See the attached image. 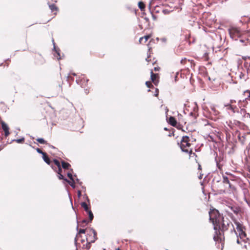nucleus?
<instances>
[{
    "label": "nucleus",
    "instance_id": "obj_37",
    "mask_svg": "<svg viewBox=\"0 0 250 250\" xmlns=\"http://www.w3.org/2000/svg\"><path fill=\"white\" fill-rule=\"evenodd\" d=\"M78 195L79 197L81 196V191L79 190L78 191Z\"/></svg>",
    "mask_w": 250,
    "mask_h": 250
},
{
    "label": "nucleus",
    "instance_id": "obj_32",
    "mask_svg": "<svg viewBox=\"0 0 250 250\" xmlns=\"http://www.w3.org/2000/svg\"><path fill=\"white\" fill-rule=\"evenodd\" d=\"M36 150L39 153H40V154H42V155H43V153H45V152H43L40 148H36Z\"/></svg>",
    "mask_w": 250,
    "mask_h": 250
},
{
    "label": "nucleus",
    "instance_id": "obj_29",
    "mask_svg": "<svg viewBox=\"0 0 250 250\" xmlns=\"http://www.w3.org/2000/svg\"><path fill=\"white\" fill-rule=\"evenodd\" d=\"M231 209L235 214H237L240 211V209L237 208H233L232 207Z\"/></svg>",
    "mask_w": 250,
    "mask_h": 250
},
{
    "label": "nucleus",
    "instance_id": "obj_12",
    "mask_svg": "<svg viewBox=\"0 0 250 250\" xmlns=\"http://www.w3.org/2000/svg\"><path fill=\"white\" fill-rule=\"evenodd\" d=\"M237 242L238 244L241 245L242 249H247L248 246H250V244L245 241V239L240 240L239 239H237Z\"/></svg>",
    "mask_w": 250,
    "mask_h": 250
},
{
    "label": "nucleus",
    "instance_id": "obj_11",
    "mask_svg": "<svg viewBox=\"0 0 250 250\" xmlns=\"http://www.w3.org/2000/svg\"><path fill=\"white\" fill-rule=\"evenodd\" d=\"M178 124L180 125V129L184 125L186 124L185 119L181 114H178L177 116Z\"/></svg>",
    "mask_w": 250,
    "mask_h": 250
},
{
    "label": "nucleus",
    "instance_id": "obj_9",
    "mask_svg": "<svg viewBox=\"0 0 250 250\" xmlns=\"http://www.w3.org/2000/svg\"><path fill=\"white\" fill-rule=\"evenodd\" d=\"M150 77L152 82L155 85H157L159 82V75L158 73H154L153 70L150 71Z\"/></svg>",
    "mask_w": 250,
    "mask_h": 250
},
{
    "label": "nucleus",
    "instance_id": "obj_28",
    "mask_svg": "<svg viewBox=\"0 0 250 250\" xmlns=\"http://www.w3.org/2000/svg\"><path fill=\"white\" fill-rule=\"evenodd\" d=\"M146 86L148 88H152L153 87V85L151 83V82L147 81L146 82Z\"/></svg>",
    "mask_w": 250,
    "mask_h": 250
},
{
    "label": "nucleus",
    "instance_id": "obj_7",
    "mask_svg": "<svg viewBox=\"0 0 250 250\" xmlns=\"http://www.w3.org/2000/svg\"><path fill=\"white\" fill-rule=\"evenodd\" d=\"M180 63L185 66V69H189V67L192 68L195 65L193 60L187 59L186 58H183L180 61Z\"/></svg>",
    "mask_w": 250,
    "mask_h": 250
},
{
    "label": "nucleus",
    "instance_id": "obj_34",
    "mask_svg": "<svg viewBox=\"0 0 250 250\" xmlns=\"http://www.w3.org/2000/svg\"><path fill=\"white\" fill-rule=\"evenodd\" d=\"M159 94V89L158 88H155V93L154 94V96L155 97H158Z\"/></svg>",
    "mask_w": 250,
    "mask_h": 250
},
{
    "label": "nucleus",
    "instance_id": "obj_42",
    "mask_svg": "<svg viewBox=\"0 0 250 250\" xmlns=\"http://www.w3.org/2000/svg\"><path fill=\"white\" fill-rule=\"evenodd\" d=\"M148 59H149V57H148L147 58H146V61H147V62H149Z\"/></svg>",
    "mask_w": 250,
    "mask_h": 250
},
{
    "label": "nucleus",
    "instance_id": "obj_20",
    "mask_svg": "<svg viewBox=\"0 0 250 250\" xmlns=\"http://www.w3.org/2000/svg\"><path fill=\"white\" fill-rule=\"evenodd\" d=\"M138 7L141 11H144L145 10L146 5L143 1H139L138 2Z\"/></svg>",
    "mask_w": 250,
    "mask_h": 250
},
{
    "label": "nucleus",
    "instance_id": "obj_24",
    "mask_svg": "<svg viewBox=\"0 0 250 250\" xmlns=\"http://www.w3.org/2000/svg\"><path fill=\"white\" fill-rule=\"evenodd\" d=\"M35 58L36 60H40L41 63H42L43 62L44 60L41 55L38 54V55L35 56Z\"/></svg>",
    "mask_w": 250,
    "mask_h": 250
},
{
    "label": "nucleus",
    "instance_id": "obj_2",
    "mask_svg": "<svg viewBox=\"0 0 250 250\" xmlns=\"http://www.w3.org/2000/svg\"><path fill=\"white\" fill-rule=\"evenodd\" d=\"M192 144L190 143V140L189 137L187 136H183L180 144V147L182 151L188 153L189 157L192 154L197 156L195 153L193 152L192 148L191 147Z\"/></svg>",
    "mask_w": 250,
    "mask_h": 250
},
{
    "label": "nucleus",
    "instance_id": "obj_13",
    "mask_svg": "<svg viewBox=\"0 0 250 250\" xmlns=\"http://www.w3.org/2000/svg\"><path fill=\"white\" fill-rule=\"evenodd\" d=\"M1 127L4 131L5 136H8L9 134V127L8 125L3 122H1Z\"/></svg>",
    "mask_w": 250,
    "mask_h": 250
},
{
    "label": "nucleus",
    "instance_id": "obj_23",
    "mask_svg": "<svg viewBox=\"0 0 250 250\" xmlns=\"http://www.w3.org/2000/svg\"><path fill=\"white\" fill-rule=\"evenodd\" d=\"M36 141L38 143H39L41 144H47V141L44 140L43 138H38L36 139Z\"/></svg>",
    "mask_w": 250,
    "mask_h": 250
},
{
    "label": "nucleus",
    "instance_id": "obj_30",
    "mask_svg": "<svg viewBox=\"0 0 250 250\" xmlns=\"http://www.w3.org/2000/svg\"><path fill=\"white\" fill-rule=\"evenodd\" d=\"M67 176L69 177V178L71 180V181H73V176H72V174L71 172H68L67 173Z\"/></svg>",
    "mask_w": 250,
    "mask_h": 250
},
{
    "label": "nucleus",
    "instance_id": "obj_40",
    "mask_svg": "<svg viewBox=\"0 0 250 250\" xmlns=\"http://www.w3.org/2000/svg\"><path fill=\"white\" fill-rule=\"evenodd\" d=\"M152 16L154 20H155L156 19V17L155 15H154L153 14H152Z\"/></svg>",
    "mask_w": 250,
    "mask_h": 250
},
{
    "label": "nucleus",
    "instance_id": "obj_38",
    "mask_svg": "<svg viewBox=\"0 0 250 250\" xmlns=\"http://www.w3.org/2000/svg\"><path fill=\"white\" fill-rule=\"evenodd\" d=\"M229 106V109H233V106L231 105L230 104L228 105Z\"/></svg>",
    "mask_w": 250,
    "mask_h": 250
},
{
    "label": "nucleus",
    "instance_id": "obj_5",
    "mask_svg": "<svg viewBox=\"0 0 250 250\" xmlns=\"http://www.w3.org/2000/svg\"><path fill=\"white\" fill-rule=\"evenodd\" d=\"M228 31L230 38L235 40H237L242 34L240 29L236 27H230Z\"/></svg>",
    "mask_w": 250,
    "mask_h": 250
},
{
    "label": "nucleus",
    "instance_id": "obj_43",
    "mask_svg": "<svg viewBox=\"0 0 250 250\" xmlns=\"http://www.w3.org/2000/svg\"><path fill=\"white\" fill-rule=\"evenodd\" d=\"M212 110H213L214 112H215V109H214V108H212Z\"/></svg>",
    "mask_w": 250,
    "mask_h": 250
},
{
    "label": "nucleus",
    "instance_id": "obj_6",
    "mask_svg": "<svg viewBox=\"0 0 250 250\" xmlns=\"http://www.w3.org/2000/svg\"><path fill=\"white\" fill-rule=\"evenodd\" d=\"M234 223L236 225V234H238L240 240L245 239L247 236V234L245 232V228L242 224L238 222L235 221Z\"/></svg>",
    "mask_w": 250,
    "mask_h": 250
},
{
    "label": "nucleus",
    "instance_id": "obj_41",
    "mask_svg": "<svg viewBox=\"0 0 250 250\" xmlns=\"http://www.w3.org/2000/svg\"><path fill=\"white\" fill-rule=\"evenodd\" d=\"M201 166L200 164H198V169L201 170Z\"/></svg>",
    "mask_w": 250,
    "mask_h": 250
},
{
    "label": "nucleus",
    "instance_id": "obj_14",
    "mask_svg": "<svg viewBox=\"0 0 250 250\" xmlns=\"http://www.w3.org/2000/svg\"><path fill=\"white\" fill-rule=\"evenodd\" d=\"M152 35L151 34H149L144 37H141L139 39V42L140 43H145L147 40L151 37Z\"/></svg>",
    "mask_w": 250,
    "mask_h": 250
},
{
    "label": "nucleus",
    "instance_id": "obj_26",
    "mask_svg": "<svg viewBox=\"0 0 250 250\" xmlns=\"http://www.w3.org/2000/svg\"><path fill=\"white\" fill-rule=\"evenodd\" d=\"M24 138H21V139H16V140H15L14 141L18 143H23L24 142Z\"/></svg>",
    "mask_w": 250,
    "mask_h": 250
},
{
    "label": "nucleus",
    "instance_id": "obj_44",
    "mask_svg": "<svg viewBox=\"0 0 250 250\" xmlns=\"http://www.w3.org/2000/svg\"><path fill=\"white\" fill-rule=\"evenodd\" d=\"M92 237H93V234H92V235H91V236H90V238H92Z\"/></svg>",
    "mask_w": 250,
    "mask_h": 250
},
{
    "label": "nucleus",
    "instance_id": "obj_45",
    "mask_svg": "<svg viewBox=\"0 0 250 250\" xmlns=\"http://www.w3.org/2000/svg\"><path fill=\"white\" fill-rule=\"evenodd\" d=\"M86 248H87V249H89V248H90V247H88V246H86Z\"/></svg>",
    "mask_w": 250,
    "mask_h": 250
},
{
    "label": "nucleus",
    "instance_id": "obj_25",
    "mask_svg": "<svg viewBox=\"0 0 250 250\" xmlns=\"http://www.w3.org/2000/svg\"><path fill=\"white\" fill-rule=\"evenodd\" d=\"M223 183L227 184H230L229 178L226 176H223Z\"/></svg>",
    "mask_w": 250,
    "mask_h": 250
},
{
    "label": "nucleus",
    "instance_id": "obj_16",
    "mask_svg": "<svg viewBox=\"0 0 250 250\" xmlns=\"http://www.w3.org/2000/svg\"><path fill=\"white\" fill-rule=\"evenodd\" d=\"M49 8L51 10V11L52 12H55L54 14H55V15H56L57 12L58 11V8L57 7V6L55 4H49Z\"/></svg>",
    "mask_w": 250,
    "mask_h": 250
},
{
    "label": "nucleus",
    "instance_id": "obj_46",
    "mask_svg": "<svg viewBox=\"0 0 250 250\" xmlns=\"http://www.w3.org/2000/svg\"><path fill=\"white\" fill-rule=\"evenodd\" d=\"M116 250H120V249L119 248H117Z\"/></svg>",
    "mask_w": 250,
    "mask_h": 250
},
{
    "label": "nucleus",
    "instance_id": "obj_4",
    "mask_svg": "<svg viewBox=\"0 0 250 250\" xmlns=\"http://www.w3.org/2000/svg\"><path fill=\"white\" fill-rule=\"evenodd\" d=\"M85 233H86V241L87 243H93L97 240V232L95 230L91 228L80 229L79 233L77 235V238H78L81 234H84Z\"/></svg>",
    "mask_w": 250,
    "mask_h": 250
},
{
    "label": "nucleus",
    "instance_id": "obj_18",
    "mask_svg": "<svg viewBox=\"0 0 250 250\" xmlns=\"http://www.w3.org/2000/svg\"><path fill=\"white\" fill-rule=\"evenodd\" d=\"M244 95L246 97L245 101H250V90H247L244 91Z\"/></svg>",
    "mask_w": 250,
    "mask_h": 250
},
{
    "label": "nucleus",
    "instance_id": "obj_19",
    "mask_svg": "<svg viewBox=\"0 0 250 250\" xmlns=\"http://www.w3.org/2000/svg\"><path fill=\"white\" fill-rule=\"evenodd\" d=\"M43 160L48 165L51 163L50 160L46 153H43L42 155Z\"/></svg>",
    "mask_w": 250,
    "mask_h": 250
},
{
    "label": "nucleus",
    "instance_id": "obj_1",
    "mask_svg": "<svg viewBox=\"0 0 250 250\" xmlns=\"http://www.w3.org/2000/svg\"><path fill=\"white\" fill-rule=\"evenodd\" d=\"M218 233L216 232V235L214 236V239L215 241L218 242V246L219 247L220 245L221 246V250H222L224 248V244L221 242V232L226 231L227 230L230 229L231 232L234 231L235 234H237L236 230H235L233 225L231 222L229 220V219L227 217H223L221 221H220V227H218Z\"/></svg>",
    "mask_w": 250,
    "mask_h": 250
},
{
    "label": "nucleus",
    "instance_id": "obj_31",
    "mask_svg": "<svg viewBox=\"0 0 250 250\" xmlns=\"http://www.w3.org/2000/svg\"><path fill=\"white\" fill-rule=\"evenodd\" d=\"M58 178L59 179L65 180V179L64 178V176L61 173L58 172Z\"/></svg>",
    "mask_w": 250,
    "mask_h": 250
},
{
    "label": "nucleus",
    "instance_id": "obj_35",
    "mask_svg": "<svg viewBox=\"0 0 250 250\" xmlns=\"http://www.w3.org/2000/svg\"><path fill=\"white\" fill-rule=\"evenodd\" d=\"M246 19L244 20L245 22H247L248 23L250 22V18L247 17V18H246Z\"/></svg>",
    "mask_w": 250,
    "mask_h": 250
},
{
    "label": "nucleus",
    "instance_id": "obj_8",
    "mask_svg": "<svg viewBox=\"0 0 250 250\" xmlns=\"http://www.w3.org/2000/svg\"><path fill=\"white\" fill-rule=\"evenodd\" d=\"M81 206L83 208L86 214L88 215L89 221L91 222L93 219L94 216L90 209V206L87 205L85 202L81 203Z\"/></svg>",
    "mask_w": 250,
    "mask_h": 250
},
{
    "label": "nucleus",
    "instance_id": "obj_33",
    "mask_svg": "<svg viewBox=\"0 0 250 250\" xmlns=\"http://www.w3.org/2000/svg\"><path fill=\"white\" fill-rule=\"evenodd\" d=\"M160 69H161V68L159 66H155L154 67V71L155 72L159 71L160 70Z\"/></svg>",
    "mask_w": 250,
    "mask_h": 250
},
{
    "label": "nucleus",
    "instance_id": "obj_22",
    "mask_svg": "<svg viewBox=\"0 0 250 250\" xmlns=\"http://www.w3.org/2000/svg\"><path fill=\"white\" fill-rule=\"evenodd\" d=\"M65 181L66 182H67L70 185V186H71V187H72L73 188H75V182L74 179L73 181H69L67 179H65Z\"/></svg>",
    "mask_w": 250,
    "mask_h": 250
},
{
    "label": "nucleus",
    "instance_id": "obj_39",
    "mask_svg": "<svg viewBox=\"0 0 250 250\" xmlns=\"http://www.w3.org/2000/svg\"><path fill=\"white\" fill-rule=\"evenodd\" d=\"M230 104H233L234 103H235V101L233 100H231L230 101Z\"/></svg>",
    "mask_w": 250,
    "mask_h": 250
},
{
    "label": "nucleus",
    "instance_id": "obj_3",
    "mask_svg": "<svg viewBox=\"0 0 250 250\" xmlns=\"http://www.w3.org/2000/svg\"><path fill=\"white\" fill-rule=\"evenodd\" d=\"M209 220L214 225V229H218V227H220V221L224 216L221 215L219 211L216 209H210L209 211Z\"/></svg>",
    "mask_w": 250,
    "mask_h": 250
},
{
    "label": "nucleus",
    "instance_id": "obj_10",
    "mask_svg": "<svg viewBox=\"0 0 250 250\" xmlns=\"http://www.w3.org/2000/svg\"><path fill=\"white\" fill-rule=\"evenodd\" d=\"M167 122L171 125L177 128L178 129H180V125L178 124V122L176 119H175L174 117L170 116L167 119Z\"/></svg>",
    "mask_w": 250,
    "mask_h": 250
},
{
    "label": "nucleus",
    "instance_id": "obj_36",
    "mask_svg": "<svg viewBox=\"0 0 250 250\" xmlns=\"http://www.w3.org/2000/svg\"><path fill=\"white\" fill-rule=\"evenodd\" d=\"M163 12L166 14H167L168 13V11L167 10H163Z\"/></svg>",
    "mask_w": 250,
    "mask_h": 250
},
{
    "label": "nucleus",
    "instance_id": "obj_27",
    "mask_svg": "<svg viewBox=\"0 0 250 250\" xmlns=\"http://www.w3.org/2000/svg\"><path fill=\"white\" fill-rule=\"evenodd\" d=\"M229 185L230 188V191L233 192L236 190V188L233 185H231L230 183L229 184Z\"/></svg>",
    "mask_w": 250,
    "mask_h": 250
},
{
    "label": "nucleus",
    "instance_id": "obj_15",
    "mask_svg": "<svg viewBox=\"0 0 250 250\" xmlns=\"http://www.w3.org/2000/svg\"><path fill=\"white\" fill-rule=\"evenodd\" d=\"M53 163L55 164V165L57 166L58 168V170L57 171V173L59 172L60 173H62V169L61 167L60 163V162L57 160V159H54L53 160Z\"/></svg>",
    "mask_w": 250,
    "mask_h": 250
},
{
    "label": "nucleus",
    "instance_id": "obj_17",
    "mask_svg": "<svg viewBox=\"0 0 250 250\" xmlns=\"http://www.w3.org/2000/svg\"><path fill=\"white\" fill-rule=\"evenodd\" d=\"M62 166L64 169H69L71 167V165L68 163L64 161H62Z\"/></svg>",
    "mask_w": 250,
    "mask_h": 250
},
{
    "label": "nucleus",
    "instance_id": "obj_21",
    "mask_svg": "<svg viewBox=\"0 0 250 250\" xmlns=\"http://www.w3.org/2000/svg\"><path fill=\"white\" fill-rule=\"evenodd\" d=\"M89 222H90L89 221V220L88 221L87 219H83L80 224V226L82 227H84L85 225L87 224Z\"/></svg>",
    "mask_w": 250,
    "mask_h": 250
}]
</instances>
